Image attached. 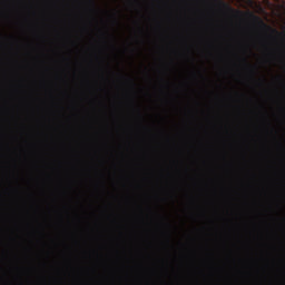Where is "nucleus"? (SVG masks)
<instances>
[{
	"mask_svg": "<svg viewBox=\"0 0 285 285\" xmlns=\"http://www.w3.org/2000/svg\"><path fill=\"white\" fill-rule=\"evenodd\" d=\"M272 32H277V30H275V29H272Z\"/></svg>",
	"mask_w": 285,
	"mask_h": 285,
	"instance_id": "obj_1",
	"label": "nucleus"
}]
</instances>
